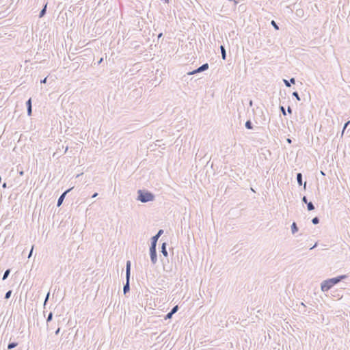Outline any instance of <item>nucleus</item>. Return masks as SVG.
Here are the masks:
<instances>
[{
    "label": "nucleus",
    "mask_w": 350,
    "mask_h": 350,
    "mask_svg": "<svg viewBox=\"0 0 350 350\" xmlns=\"http://www.w3.org/2000/svg\"><path fill=\"white\" fill-rule=\"evenodd\" d=\"M347 278V275H341L335 278H329L326 280H324L321 284V291L323 292L328 291L331 289L334 285L341 282L342 280L346 279Z\"/></svg>",
    "instance_id": "obj_1"
},
{
    "label": "nucleus",
    "mask_w": 350,
    "mask_h": 350,
    "mask_svg": "<svg viewBox=\"0 0 350 350\" xmlns=\"http://www.w3.org/2000/svg\"><path fill=\"white\" fill-rule=\"evenodd\" d=\"M137 200L143 203H146L154 200V195L148 191L139 189L137 191Z\"/></svg>",
    "instance_id": "obj_2"
},
{
    "label": "nucleus",
    "mask_w": 350,
    "mask_h": 350,
    "mask_svg": "<svg viewBox=\"0 0 350 350\" xmlns=\"http://www.w3.org/2000/svg\"><path fill=\"white\" fill-rule=\"evenodd\" d=\"M131 266V261L127 260L126 264V283L123 286V292L124 295L130 291Z\"/></svg>",
    "instance_id": "obj_3"
},
{
    "label": "nucleus",
    "mask_w": 350,
    "mask_h": 350,
    "mask_svg": "<svg viewBox=\"0 0 350 350\" xmlns=\"http://www.w3.org/2000/svg\"><path fill=\"white\" fill-rule=\"evenodd\" d=\"M150 256L151 262L155 265L157 262V246L150 245Z\"/></svg>",
    "instance_id": "obj_4"
},
{
    "label": "nucleus",
    "mask_w": 350,
    "mask_h": 350,
    "mask_svg": "<svg viewBox=\"0 0 350 350\" xmlns=\"http://www.w3.org/2000/svg\"><path fill=\"white\" fill-rule=\"evenodd\" d=\"M208 68H209L208 64V63H205V64H202V66H200L197 69L193 70V71L189 72L188 75H194V74H196V73H198V72H203V71H205V70H208Z\"/></svg>",
    "instance_id": "obj_5"
},
{
    "label": "nucleus",
    "mask_w": 350,
    "mask_h": 350,
    "mask_svg": "<svg viewBox=\"0 0 350 350\" xmlns=\"http://www.w3.org/2000/svg\"><path fill=\"white\" fill-rule=\"evenodd\" d=\"M163 234V230L160 229L157 232V233L151 238V243H150V245H156L157 246V241L159 240V237Z\"/></svg>",
    "instance_id": "obj_6"
},
{
    "label": "nucleus",
    "mask_w": 350,
    "mask_h": 350,
    "mask_svg": "<svg viewBox=\"0 0 350 350\" xmlns=\"http://www.w3.org/2000/svg\"><path fill=\"white\" fill-rule=\"evenodd\" d=\"M72 189V188H70L68 189H67L66 191H64L58 198L57 200V206L59 207L62 205L66 194L68 193H69L71 190Z\"/></svg>",
    "instance_id": "obj_7"
},
{
    "label": "nucleus",
    "mask_w": 350,
    "mask_h": 350,
    "mask_svg": "<svg viewBox=\"0 0 350 350\" xmlns=\"http://www.w3.org/2000/svg\"><path fill=\"white\" fill-rule=\"evenodd\" d=\"M27 112L29 116H31L32 113V101L31 98H29L26 102Z\"/></svg>",
    "instance_id": "obj_8"
},
{
    "label": "nucleus",
    "mask_w": 350,
    "mask_h": 350,
    "mask_svg": "<svg viewBox=\"0 0 350 350\" xmlns=\"http://www.w3.org/2000/svg\"><path fill=\"white\" fill-rule=\"evenodd\" d=\"M166 247H167V243L165 242H164L162 243L161 247V252L165 257H167L168 255Z\"/></svg>",
    "instance_id": "obj_9"
},
{
    "label": "nucleus",
    "mask_w": 350,
    "mask_h": 350,
    "mask_svg": "<svg viewBox=\"0 0 350 350\" xmlns=\"http://www.w3.org/2000/svg\"><path fill=\"white\" fill-rule=\"evenodd\" d=\"M283 81L286 87H291L292 83L293 84L295 83V79L293 77L291 78L289 81H288L286 79H284Z\"/></svg>",
    "instance_id": "obj_10"
},
{
    "label": "nucleus",
    "mask_w": 350,
    "mask_h": 350,
    "mask_svg": "<svg viewBox=\"0 0 350 350\" xmlns=\"http://www.w3.org/2000/svg\"><path fill=\"white\" fill-rule=\"evenodd\" d=\"M220 50H221V53L222 59L224 60H226V52L225 47L223 45H221L220 46Z\"/></svg>",
    "instance_id": "obj_11"
},
{
    "label": "nucleus",
    "mask_w": 350,
    "mask_h": 350,
    "mask_svg": "<svg viewBox=\"0 0 350 350\" xmlns=\"http://www.w3.org/2000/svg\"><path fill=\"white\" fill-rule=\"evenodd\" d=\"M298 227H297V225L295 222H293L292 225H291V231H292V234H295L297 232H298Z\"/></svg>",
    "instance_id": "obj_12"
},
{
    "label": "nucleus",
    "mask_w": 350,
    "mask_h": 350,
    "mask_svg": "<svg viewBox=\"0 0 350 350\" xmlns=\"http://www.w3.org/2000/svg\"><path fill=\"white\" fill-rule=\"evenodd\" d=\"M302 174L301 173H297V181L299 186L302 185Z\"/></svg>",
    "instance_id": "obj_13"
},
{
    "label": "nucleus",
    "mask_w": 350,
    "mask_h": 350,
    "mask_svg": "<svg viewBox=\"0 0 350 350\" xmlns=\"http://www.w3.org/2000/svg\"><path fill=\"white\" fill-rule=\"evenodd\" d=\"M46 5L47 4H46L44 8L41 10V11L40 12V14H39V17L40 18H42L43 17L45 14H46Z\"/></svg>",
    "instance_id": "obj_14"
},
{
    "label": "nucleus",
    "mask_w": 350,
    "mask_h": 350,
    "mask_svg": "<svg viewBox=\"0 0 350 350\" xmlns=\"http://www.w3.org/2000/svg\"><path fill=\"white\" fill-rule=\"evenodd\" d=\"M17 345H18V343L16 342H10L8 345V349H12L15 348L16 347H17Z\"/></svg>",
    "instance_id": "obj_15"
},
{
    "label": "nucleus",
    "mask_w": 350,
    "mask_h": 350,
    "mask_svg": "<svg viewBox=\"0 0 350 350\" xmlns=\"http://www.w3.org/2000/svg\"><path fill=\"white\" fill-rule=\"evenodd\" d=\"M245 126L246 129H247L250 130V129H253V124L250 120L246 121Z\"/></svg>",
    "instance_id": "obj_16"
},
{
    "label": "nucleus",
    "mask_w": 350,
    "mask_h": 350,
    "mask_svg": "<svg viewBox=\"0 0 350 350\" xmlns=\"http://www.w3.org/2000/svg\"><path fill=\"white\" fill-rule=\"evenodd\" d=\"M306 204H307V208L309 211H313L315 208V207L312 202H309Z\"/></svg>",
    "instance_id": "obj_17"
},
{
    "label": "nucleus",
    "mask_w": 350,
    "mask_h": 350,
    "mask_svg": "<svg viewBox=\"0 0 350 350\" xmlns=\"http://www.w3.org/2000/svg\"><path fill=\"white\" fill-rule=\"evenodd\" d=\"M10 269H8L5 270V271L3 273L2 280H6L8 278V275H10Z\"/></svg>",
    "instance_id": "obj_18"
},
{
    "label": "nucleus",
    "mask_w": 350,
    "mask_h": 350,
    "mask_svg": "<svg viewBox=\"0 0 350 350\" xmlns=\"http://www.w3.org/2000/svg\"><path fill=\"white\" fill-rule=\"evenodd\" d=\"M319 221H320V219H319V218L318 217H314V218H312V224H314V225L318 224L319 223Z\"/></svg>",
    "instance_id": "obj_19"
},
{
    "label": "nucleus",
    "mask_w": 350,
    "mask_h": 350,
    "mask_svg": "<svg viewBox=\"0 0 350 350\" xmlns=\"http://www.w3.org/2000/svg\"><path fill=\"white\" fill-rule=\"evenodd\" d=\"M52 319H53V313H52V312H50L46 318V322L49 323V322L51 321Z\"/></svg>",
    "instance_id": "obj_20"
},
{
    "label": "nucleus",
    "mask_w": 350,
    "mask_h": 350,
    "mask_svg": "<svg viewBox=\"0 0 350 350\" xmlns=\"http://www.w3.org/2000/svg\"><path fill=\"white\" fill-rule=\"evenodd\" d=\"M293 96L295 97L297 100H300V97L297 92H293L292 94Z\"/></svg>",
    "instance_id": "obj_21"
},
{
    "label": "nucleus",
    "mask_w": 350,
    "mask_h": 350,
    "mask_svg": "<svg viewBox=\"0 0 350 350\" xmlns=\"http://www.w3.org/2000/svg\"><path fill=\"white\" fill-rule=\"evenodd\" d=\"M12 291H11V290H10V291H7V292H6V293H5V299H8L10 297V296H11V295H12Z\"/></svg>",
    "instance_id": "obj_22"
},
{
    "label": "nucleus",
    "mask_w": 350,
    "mask_h": 350,
    "mask_svg": "<svg viewBox=\"0 0 350 350\" xmlns=\"http://www.w3.org/2000/svg\"><path fill=\"white\" fill-rule=\"evenodd\" d=\"M178 310V306H175L172 308V309L171 310L170 312H172V313L174 314H175Z\"/></svg>",
    "instance_id": "obj_23"
},
{
    "label": "nucleus",
    "mask_w": 350,
    "mask_h": 350,
    "mask_svg": "<svg viewBox=\"0 0 350 350\" xmlns=\"http://www.w3.org/2000/svg\"><path fill=\"white\" fill-rule=\"evenodd\" d=\"M271 23L276 30L279 29V27L275 21H271Z\"/></svg>",
    "instance_id": "obj_24"
},
{
    "label": "nucleus",
    "mask_w": 350,
    "mask_h": 350,
    "mask_svg": "<svg viewBox=\"0 0 350 350\" xmlns=\"http://www.w3.org/2000/svg\"><path fill=\"white\" fill-rule=\"evenodd\" d=\"M349 124H350V120H349V121H348V122H347L345 124V125H344V126H343V129H342V134L344 133L345 130L347 129V127H348V125H349Z\"/></svg>",
    "instance_id": "obj_25"
},
{
    "label": "nucleus",
    "mask_w": 350,
    "mask_h": 350,
    "mask_svg": "<svg viewBox=\"0 0 350 350\" xmlns=\"http://www.w3.org/2000/svg\"><path fill=\"white\" fill-rule=\"evenodd\" d=\"M172 316H173V314L172 313V312H168V313L166 314V316H165V319H171V318L172 317Z\"/></svg>",
    "instance_id": "obj_26"
},
{
    "label": "nucleus",
    "mask_w": 350,
    "mask_h": 350,
    "mask_svg": "<svg viewBox=\"0 0 350 350\" xmlns=\"http://www.w3.org/2000/svg\"><path fill=\"white\" fill-rule=\"evenodd\" d=\"M280 109L284 116L286 115L285 108L283 106H280Z\"/></svg>",
    "instance_id": "obj_27"
},
{
    "label": "nucleus",
    "mask_w": 350,
    "mask_h": 350,
    "mask_svg": "<svg viewBox=\"0 0 350 350\" xmlns=\"http://www.w3.org/2000/svg\"><path fill=\"white\" fill-rule=\"evenodd\" d=\"M49 295H50V293L48 292V293L46 294V297H45V299H44V305L45 306L46 302L48 301L49 300Z\"/></svg>",
    "instance_id": "obj_28"
},
{
    "label": "nucleus",
    "mask_w": 350,
    "mask_h": 350,
    "mask_svg": "<svg viewBox=\"0 0 350 350\" xmlns=\"http://www.w3.org/2000/svg\"><path fill=\"white\" fill-rule=\"evenodd\" d=\"M302 202H304V203H306V204H307V203H308V202H308V199H307V198H306V196H304V197L302 198Z\"/></svg>",
    "instance_id": "obj_29"
},
{
    "label": "nucleus",
    "mask_w": 350,
    "mask_h": 350,
    "mask_svg": "<svg viewBox=\"0 0 350 350\" xmlns=\"http://www.w3.org/2000/svg\"><path fill=\"white\" fill-rule=\"evenodd\" d=\"M46 81H47V77H45L44 79H42L40 81V83H46Z\"/></svg>",
    "instance_id": "obj_30"
},
{
    "label": "nucleus",
    "mask_w": 350,
    "mask_h": 350,
    "mask_svg": "<svg viewBox=\"0 0 350 350\" xmlns=\"http://www.w3.org/2000/svg\"><path fill=\"white\" fill-rule=\"evenodd\" d=\"M33 247H32L31 251L29 252V256H28V258H30L32 255V252H33Z\"/></svg>",
    "instance_id": "obj_31"
},
{
    "label": "nucleus",
    "mask_w": 350,
    "mask_h": 350,
    "mask_svg": "<svg viewBox=\"0 0 350 350\" xmlns=\"http://www.w3.org/2000/svg\"><path fill=\"white\" fill-rule=\"evenodd\" d=\"M287 111L289 113H292V109L291 108V107H288Z\"/></svg>",
    "instance_id": "obj_32"
},
{
    "label": "nucleus",
    "mask_w": 350,
    "mask_h": 350,
    "mask_svg": "<svg viewBox=\"0 0 350 350\" xmlns=\"http://www.w3.org/2000/svg\"><path fill=\"white\" fill-rule=\"evenodd\" d=\"M59 332H60V328H59V327H58V328L57 329V330L55 331V334L56 335H57V334H59Z\"/></svg>",
    "instance_id": "obj_33"
},
{
    "label": "nucleus",
    "mask_w": 350,
    "mask_h": 350,
    "mask_svg": "<svg viewBox=\"0 0 350 350\" xmlns=\"http://www.w3.org/2000/svg\"><path fill=\"white\" fill-rule=\"evenodd\" d=\"M97 196H98V193H94L92 195V198H96V197H97Z\"/></svg>",
    "instance_id": "obj_34"
},
{
    "label": "nucleus",
    "mask_w": 350,
    "mask_h": 350,
    "mask_svg": "<svg viewBox=\"0 0 350 350\" xmlns=\"http://www.w3.org/2000/svg\"><path fill=\"white\" fill-rule=\"evenodd\" d=\"M163 36V33H160L159 35H158V39H159L160 38H161Z\"/></svg>",
    "instance_id": "obj_35"
},
{
    "label": "nucleus",
    "mask_w": 350,
    "mask_h": 350,
    "mask_svg": "<svg viewBox=\"0 0 350 350\" xmlns=\"http://www.w3.org/2000/svg\"><path fill=\"white\" fill-rule=\"evenodd\" d=\"M2 187H3V188H6V187H7V183H4L3 184V185H2Z\"/></svg>",
    "instance_id": "obj_36"
},
{
    "label": "nucleus",
    "mask_w": 350,
    "mask_h": 350,
    "mask_svg": "<svg viewBox=\"0 0 350 350\" xmlns=\"http://www.w3.org/2000/svg\"><path fill=\"white\" fill-rule=\"evenodd\" d=\"M317 243H315V244H314V245L310 248V250H312V249H313V248L316 247H317Z\"/></svg>",
    "instance_id": "obj_37"
},
{
    "label": "nucleus",
    "mask_w": 350,
    "mask_h": 350,
    "mask_svg": "<svg viewBox=\"0 0 350 350\" xmlns=\"http://www.w3.org/2000/svg\"><path fill=\"white\" fill-rule=\"evenodd\" d=\"M287 142H288V143H289V144H291V139H289V138H288V139H287Z\"/></svg>",
    "instance_id": "obj_38"
},
{
    "label": "nucleus",
    "mask_w": 350,
    "mask_h": 350,
    "mask_svg": "<svg viewBox=\"0 0 350 350\" xmlns=\"http://www.w3.org/2000/svg\"><path fill=\"white\" fill-rule=\"evenodd\" d=\"M102 62H103V58H101V59L98 61V64H100Z\"/></svg>",
    "instance_id": "obj_39"
},
{
    "label": "nucleus",
    "mask_w": 350,
    "mask_h": 350,
    "mask_svg": "<svg viewBox=\"0 0 350 350\" xmlns=\"http://www.w3.org/2000/svg\"><path fill=\"white\" fill-rule=\"evenodd\" d=\"M19 174H20L21 176H23V171H21V172H19Z\"/></svg>",
    "instance_id": "obj_40"
},
{
    "label": "nucleus",
    "mask_w": 350,
    "mask_h": 350,
    "mask_svg": "<svg viewBox=\"0 0 350 350\" xmlns=\"http://www.w3.org/2000/svg\"><path fill=\"white\" fill-rule=\"evenodd\" d=\"M68 146H66V148H65L64 153H66V151L68 150Z\"/></svg>",
    "instance_id": "obj_41"
},
{
    "label": "nucleus",
    "mask_w": 350,
    "mask_h": 350,
    "mask_svg": "<svg viewBox=\"0 0 350 350\" xmlns=\"http://www.w3.org/2000/svg\"><path fill=\"white\" fill-rule=\"evenodd\" d=\"M250 106H252V100H250Z\"/></svg>",
    "instance_id": "obj_42"
},
{
    "label": "nucleus",
    "mask_w": 350,
    "mask_h": 350,
    "mask_svg": "<svg viewBox=\"0 0 350 350\" xmlns=\"http://www.w3.org/2000/svg\"><path fill=\"white\" fill-rule=\"evenodd\" d=\"M64 148V146L62 145V147H59V149Z\"/></svg>",
    "instance_id": "obj_43"
},
{
    "label": "nucleus",
    "mask_w": 350,
    "mask_h": 350,
    "mask_svg": "<svg viewBox=\"0 0 350 350\" xmlns=\"http://www.w3.org/2000/svg\"><path fill=\"white\" fill-rule=\"evenodd\" d=\"M64 148V146L62 145V147H59V149Z\"/></svg>",
    "instance_id": "obj_44"
},
{
    "label": "nucleus",
    "mask_w": 350,
    "mask_h": 350,
    "mask_svg": "<svg viewBox=\"0 0 350 350\" xmlns=\"http://www.w3.org/2000/svg\"><path fill=\"white\" fill-rule=\"evenodd\" d=\"M1 182V176H0V183Z\"/></svg>",
    "instance_id": "obj_45"
}]
</instances>
